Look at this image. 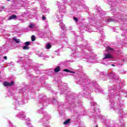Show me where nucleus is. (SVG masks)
<instances>
[{
  "mask_svg": "<svg viewBox=\"0 0 127 127\" xmlns=\"http://www.w3.org/2000/svg\"><path fill=\"white\" fill-rule=\"evenodd\" d=\"M111 66H113V67H115V64H111Z\"/></svg>",
  "mask_w": 127,
  "mask_h": 127,
  "instance_id": "a211bd4d",
  "label": "nucleus"
},
{
  "mask_svg": "<svg viewBox=\"0 0 127 127\" xmlns=\"http://www.w3.org/2000/svg\"><path fill=\"white\" fill-rule=\"evenodd\" d=\"M15 18H17V16L15 15H12L8 18V20H11V19H15Z\"/></svg>",
  "mask_w": 127,
  "mask_h": 127,
  "instance_id": "39448f33",
  "label": "nucleus"
},
{
  "mask_svg": "<svg viewBox=\"0 0 127 127\" xmlns=\"http://www.w3.org/2000/svg\"><path fill=\"white\" fill-rule=\"evenodd\" d=\"M23 49L24 50H28L29 49V47L27 46H23Z\"/></svg>",
  "mask_w": 127,
  "mask_h": 127,
  "instance_id": "1a4fd4ad",
  "label": "nucleus"
},
{
  "mask_svg": "<svg viewBox=\"0 0 127 127\" xmlns=\"http://www.w3.org/2000/svg\"><path fill=\"white\" fill-rule=\"evenodd\" d=\"M8 1H9L10 0H7Z\"/></svg>",
  "mask_w": 127,
  "mask_h": 127,
  "instance_id": "6ab92c4d",
  "label": "nucleus"
},
{
  "mask_svg": "<svg viewBox=\"0 0 127 127\" xmlns=\"http://www.w3.org/2000/svg\"><path fill=\"white\" fill-rule=\"evenodd\" d=\"M107 49H108V50H110L111 51H113V50H114V49L111 48L110 47H107Z\"/></svg>",
  "mask_w": 127,
  "mask_h": 127,
  "instance_id": "ddd939ff",
  "label": "nucleus"
},
{
  "mask_svg": "<svg viewBox=\"0 0 127 127\" xmlns=\"http://www.w3.org/2000/svg\"><path fill=\"white\" fill-rule=\"evenodd\" d=\"M60 71V66L56 67L55 69H54V71L56 73H58V72H59Z\"/></svg>",
  "mask_w": 127,
  "mask_h": 127,
  "instance_id": "6e6552de",
  "label": "nucleus"
},
{
  "mask_svg": "<svg viewBox=\"0 0 127 127\" xmlns=\"http://www.w3.org/2000/svg\"><path fill=\"white\" fill-rule=\"evenodd\" d=\"M105 57L103 58V59H111L113 58V56L110 53L109 54H104Z\"/></svg>",
  "mask_w": 127,
  "mask_h": 127,
  "instance_id": "f03ea898",
  "label": "nucleus"
},
{
  "mask_svg": "<svg viewBox=\"0 0 127 127\" xmlns=\"http://www.w3.org/2000/svg\"><path fill=\"white\" fill-rule=\"evenodd\" d=\"M70 123H71V119H69L66 120L65 122H64L63 125L66 126V125H68V124H70Z\"/></svg>",
  "mask_w": 127,
  "mask_h": 127,
  "instance_id": "20e7f679",
  "label": "nucleus"
},
{
  "mask_svg": "<svg viewBox=\"0 0 127 127\" xmlns=\"http://www.w3.org/2000/svg\"><path fill=\"white\" fill-rule=\"evenodd\" d=\"M51 47H52V46L51 45V44H50V43H48L46 45V49H50V48H51Z\"/></svg>",
  "mask_w": 127,
  "mask_h": 127,
  "instance_id": "0eeeda50",
  "label": "nucleus"
},
{
  "mask_svg": "<svg viewBox=\"0 0 127 127\" xmlns=\"http://www.w3.org/2000/svg\"><path fill=\"white\" fill-rule=\"evenodd\" d=\"M63 71L64 72H66L67 73H72V74H75L74 71H72L68 69H64Z\"/></svg>",
  "mask_w": 127,
  "mask_h": 127,
  "instance_id": "7ed1b4c3",
  "label": "nucleus"
},
{
  "mask_svg": "<svg viewBox=\"0 0 127 127\" xmlns=\"http://www.w3.org/2000/svg\"><path fill=\"white\" fill-rule=\"evenodd\" d=\"M29 27L30 28H34V24H30Z\"/></svg>",
  "mask_w": 127,
  "mask_h": 127,
  "instance_id": "f8f14e48",
  "label": "nucleus"
},
{
  "mask_svg": "<svg viewBox=\"0 0 127 127\" xmlns=\"http://www.w3.org/2000/svg\"><path fill=\"white\" fill-rule=\"evenodd\" d=\"M31 40H32V41H35V40H36V38H35V36H34V35L32 36Z\"/></svg>",
  "mask_w": 127,
  "mask_h": 127,
  "instance_id": "9d476101",
  "label": "nucleus"
},
{
  "mask_svg": "<svg viewBox=\"0 0 127 127\" xmlns=\"http://www.w3.org/2000/svg\"><path fill=\"white\" fill-rule=\"evenodd\" d=\"M3 59H5V60H7V57L4 56V57H3Z\"/></svg>",
  "mask_w": 127,
  "mask_h": 127,
  "instance_id": "dca6fc26",
  "label": "nucleus"
},
{
  "mask_svg": "<svg viewBox=\"0 0 127 127\" xmlns=\"http://www.w3.org/2000/svg\"><path fill=\"white\" fill-rule=\"evenodd\" d=\"M42 18L43 20H45L46 19V17H45V16H44V15H42Z\"/></svg>",
  "mask_w": 127,
  "mask_h": 127,
  "instance_id": "4468645a",
  "label": "nucleus"
},
{
  "mask_svg": "<svg viewBox=\"0 0 127 127\" xmlns=\"http://www.w3.org/2000/svg\"><path fill=\"white\" fill-rule=\"evenodd\" d=\"M13 41H14L16 43H20V40L19 39H17L15 37H14L13 38Z\"/></svg>",
  "mask_w": 127,
  "mask_h": 127,
  "instance_id": "423d86ee",
  "label": "nucleus"
},
{
  "mask_svg": "<svg viewBox=\"0 0 127 127\" xmlns=\"http://www.w3.org/2000/svg\"><path fill=\"white\" fill-rule=\"evenodd\" d=\"M4 6H3L1 7V9H4Z\"/></svg>",
  "mask_w": 127,
  "mask_h": 127,
  "instance_id": "f3484780",
  "label": "nucleus"
},
{
  "mask_svg": "<svg viewBox=\"0 0 127 127\" xmlns=\"http://www.w3.org/2000/svg\"><path fill=\"white\" fill-rule=\"evenodd\" d=\"M14 84V82L13 81H11V82H4L3 85L5 87H11V86H13Z\"/></svg>",
  "mask_w": 127,
  "mask_h": 127,
  "instance_id": "f257e3e1",
  "label": "nucleus"
},
{
  "mask_svg": "<svg viewBox=\"0 0 127 127\" xmlns=\"http://www.w3.org/2000/svg\"><path fill=\"white\" fill-rule=\"evenodd\" d=\"M73 19L75 21V22H77L78 21V18H77V17H74Z\"/></svg>",
  "mask_w": 127,
  "mask_h": 127,
  "instance_id": "2eb2a0df",
  "label": "nucleus"
},
{
  "mask_svg": "<svg viewBox=\"0 0 127 127\" xmlns=\"http://www.w3.org/2000/svg\"><path fill=\"white\" fill-rule=\"evenodd\" d=\"M29 45H30V42H26L25 43V46H29Z\"/></svg>",
  "mask_w": 127,
  "mask_h": 127,
  "instance_id": "9b49d317",
  "label": "nucleus"
}]
</instances>
